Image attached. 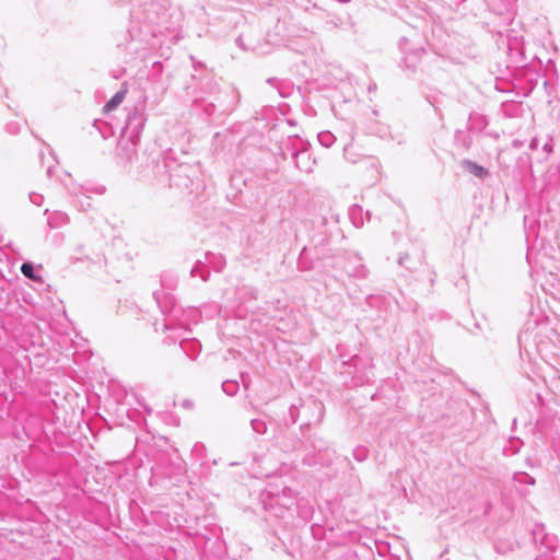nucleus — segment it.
I'll return each mask as SVG.
<instances>
[{"mask_svg": "<svg viewBox=\"0 0 560 560\" xmlns=\"http://www.w3.org/2000/svg\"><path fill=\"white\" fill-rule=\"evenodd\" d=\"M127 90L122 89L121 91L117 92L104 106V112L109 113L114 110L118 105L122 103L125 100Z\"/></svg>", "mask_w": 560, "mask_h": 560, "instance_id": "obj_1", "label": "nucleus"}, {"mask_svg": "<svg viewBox=\"0 0 560 560\" xmlns=\"http://www.w3.org/2000/svg\"><path fill=\"white\" fill-rule=\"evenodd\" d=\"M21 271L28 279L36 280V281H40L42 280L40 277H37V276L34 275V268L28 262H25V264L22 265Z\"/></svg>", "mask_w": 560, "mask_h": 560, "instance_id": "obj_2", "label": "nucleus"}, {"mask_svg": "<svg viewBox=\"0 0 560 560\" xmlns=\"http://www.w3.org/2000/svg\"><path fill=\"white\" fill-rule=\"evenodd\" d=\"M471 171L475 175L479 177H482L487 174V171L483 167L477 165H474Z\"/></svg>", "mask_w": 560, "mask_h": 560, "instance_id": "obj_3", "label": "nucleus"}]
</instances>
